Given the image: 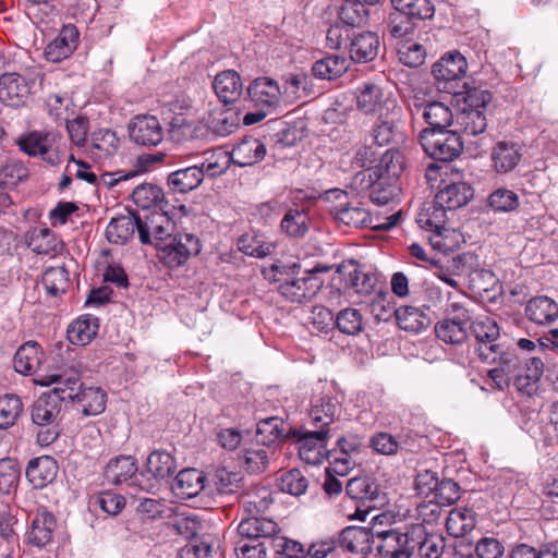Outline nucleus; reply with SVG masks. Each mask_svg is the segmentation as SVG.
<instances>
[{"mask_svg": "<svg viewBox=\"0 0 558 558\" xmlns=\"http://www.w3.org/2000/svg\"><path fill=\"white\" fill-rule=\"evenodd\" d=\"M445 548V539L437 534H428L423 525H414L405 532L383 535L379 555L387 558H439Z\"/></svg>", "mask_w": 558, "mask_h": 558, "instance_id": "1", "label": "nucleus"}, {"mask_svg": "<svg viewBox=\"0 0 558 558\" xmlns=\"http://www.w3.org/2000/svg\"><path fill=\"white\" fill-rule=\"evenodd\" d=\"M488 90L473 87L465 90L463 106L454 116V130L462 137L483 134L487 129V107L492 101Z\"/></svg>", "mask_w": 558, "mask_h": 558, "instance_id": "2", "label": "nucleus"}, {"mask_svg": "<svg viewBox=\"0 0 558 558\" xmlns=\"http://www.w3.org/2000/svg\"><path fill=\"white\" fill-rule=\"evenodd\" d=\"M69 391L57 390L56 392L43 393L32 405L31 418L37 426V442L41 446H49L59 436L60 429L57 424L61 412V399L71 398Z\"/></svg>", "mask_w": 558, "mask_h": 558, "instance_id": "3", "label": "nucleus"}, {"mask_svg": "<svg viewBox=\"0 0 558 558\" xmlns=\"http://www.w3.org/2000/svg\"><path fill=\"white\" fill-rule=\"evenodd\" d=\"M45 74L37 68L23 73L9 72L0 75V101L7 106L20 107L27 102L36 87L43 88Z\"/></svg>", "mask_w": 558, "mask_h": 558, "instance_id": "4", "label": "nucleus"}, {"mask_svg": "<svg viewBox=\"0 0 558 558\" xmlns=\"http://www.w3.org/2000/svg\"><path fill=\"white\" fill-rule=\"evenodd\" d=\"M413 122L423 120L425 129L445 131L453 126L454 116L451 108L442 101L433 100L421 90H414L408 104Z\"/></svg>", "mask_w": 558, "mask_h": 558, "instance_id": "5", "label": "nucleus"}, {"mask_svg": "<svg viewBox=\"0 0 558 558\" xmlns=\"http://www.w3.org/2000/svg\"><path fill=\"white\" fill-rule=\"evenodd\" d=\"M424 151L433 159L448 162L454 160L463 150V138L456 130L434 131L423 129L418 134Z\"/></svg>", "mask_w": 558, "mask_h": 558, "instance_id": "6", "label": "nucleus"}, {"mask_svg": "<svg viewBox=\"0 0 558 558\" xmlns=\"http://www.w3.org/2000/svg\"><path fill=\"white\" fill-rule=\"evenodd\" d=\"M448 317L435 325L436 337L448 344L460 345L469 339L471 312L463 304L453 302L447 308Z\"/></svg>", "mask_w": 558, "mask_h": 558, "instance_id": "7", "label": "nucleus"}, {"mask_svg": "<svg viewBox=\"0 0 558 558\" xmlns=\"http://www.w3.org/2000/svg\"><path fill=\"white\" fill-rule=\"evenodd\" d=\"M298 445L299 456L307 464L318 465L327 458L329 429L302 430L292 429L289 434Z\"/></svg>", "mask_w": 558, "mask_h": 558, "instance_id": "8", "label": "nucleus"}, {"mask_svg": "<svg viewBox=\"0 0 558 558\" xmlns=\"http://www.w3.org/2000/svg\"><path fill=\"white\" fill-rule=\"evenodd\" d=\"M469 330L476 339L475 352L478 359L484 363H492L496 355L495 352L500 345L496 341L500 336L498 324L489 316H478L475 319L471 317Z\"/></svg>", "mask_w": 558, "mask_h": 558, "instance_id": "9", "label": "nucleus"}, {"mask_svg": "<svg viewBox=\"0 0 558 558\" xmlns=\"http://www.w3.org/2000/svg\"><path fill=\"white\" fill-rule=\"evenodd\" d=\"M390 532H395V529L384 530L376 525L372 529L348 526L341 531L339 543L342 548L356 554L365 555L371 553L373 546H375L379 553L383 535Z\"/></svg>", "mask_w": 558, "mask_h": 558, "instance_id": "10", "label": "nucleus"}, {"mask_svg": "<svg viewBox=\"0 0 558 558\" xmlns=\"http://www.w3.org/2000/svg\"><path fill=\"white\" fill-rule=\"evenodd\" d=\"M278 292L290 302H307L311 301L320 290L322 280L314 271L305 270L296 277L278 280Z\"/></svg>", "mask_w": 558, "mask_h": 558, "instance_id": "11", "label": "nucleus"}, {"mask_svg": "<svg viewBox=\"0 0 558 558\" xmlns=\"http://www.w3.org/2000/svg\"><path fill=\"white\" fill-rule=\"evenodd\" d=\"M201 251L198 239L192 233H177L167 242L158 258L170 268L182 266L189 257Z\"/></svg>", "mask_w": 558, "mask_h": 558, "instance_id": "12", "label": "nucleus"}, {"mask_svg": "<svg viewBox=\"0 0 558 558\" xmlns=\"http://www.w3.org/2000/svg\"><path fill=\"white\" fill-rule=\"evenodd\" d=\"M347 495L356 500L366 510L377 509L387 504V495L380 489L379 485L371 477H353L348 481L345 486Z\"/></svg>", "mask_w": 558, "mask_h": 558, "instance_id": "13", "label": "nucleus"}, {"mask_svg": "<svg viewBox=\"0 0 558 558\" xmlns=\"http://www.w3.org/2000/svg\"><path fill=\"white\" fill-rule=\"evenodd\" d=\"M336 272L344 289H351L362 295H369L375 291L377 277L372 272L362 271L354 259L343 260L338 265Z\"/></svg>", "mask_w": 558, "mask_h": 558, "instance_id": "14", "label": "nucleus"}, {"mask_svg": "<svg viewBox=\"0 0 558 558\" xmlns=\"http://www.w3.org/2000/svg\"><path fill=\"white\" fill-rule=\"evenodd\" d=\"M135 230L142 244L151 242L148 230L142 226V219L134 214L112 218L106 229V238L112 244L122 245L133 236Z\"/></svg>", "mask_w": 558, "mask_h": 558, "instance_id": "15", "label": "nucleus"}, {"mask_svg": "<svg viewBox=\"0 0 558 558\" xmlns=\"http://www.w3.org/2000/svg\"><path fill=\"white\" fill-rule=\"evenodd\" d=\"M468 69L466 59L458 51L448 52L442 56L432 68V74L437 83H444L442 88L448 92V84L460 81L464 77ZM451 93V90H449ZM456 93V90H452Z\"/></svg>", "mask_w": 558, "mask_h": 558, "instance_id": "16", "label": "nucleus"}, {"mask_svg": "<svg viewBox=\"0 0 558 558\" xmlns=\"http://www.w3.org/2000/svg\"><path fill=\"white\" fill-rule=\"evenodd\" d=\"M129 136L142 146H157L163 138V129L154 116H136L129 123Z\"/></svg>", "mask_w": 558, "mask_h": 558, "instance_id": "17", "label": "nucleus"}, {"mask_svg": "<svg viewBox=\"0 0 558 558\" xmlns=\"http://www.w3.org/2000/svg\"><path fill=\"white\" fill-rule=\"evenodd\" d=\"M54 134L50 132L33 131L21 137L17 142L20 149L32 157H40L47 163L54 166L59 156L52 151Z\"/></svg>", "mask_w": 558, "mask_h": 558, "instance_id": "18", "label": "nucleus"}, {"mask_svg": "<svg viewBox=\"0 0 558 558\" xmlns=\"http://www.w3.org/2000/svg\"><path fill=\"white\" fill-rule=\"evenodd\" d=\"M247 94L256 107L274 111L281 101L282 90L274 78L257 77L247 88Z\"/></svg>", "mask_w": 558, "mask_h": 558, "instance_id": "19", "label": "nucleus"}, {"mask_svg": "<svg viewBox=\"0 0 558 558\" xmlns=\"http://www.w3.org/2000/svg\"><path fill=\"white\" fill-rule=\"evenodd\" d=\"M379 47L378 35L369 31L353 33L347 45L350 59L357 63L373 61L379 52Z\"/></svg>", "mask_w": 558, "mask_h": 558, "instance_id": "20", "label": "nucleus"}, {"mask_svg": "<svg viewBox=\"0 0 558 558\" xmlns=\"http://www.w3.org/2000/svg\"><path fill=\"white\" fill-rule=\"evenodd\" d=\"M238 534L242 537H245L250 541L254 542H263V539L277 537L280 529L271 519L250 515L247 518H243L238 525Z\"/></svg>", "mask_w": 558, "mask_h": 558, "instance_id": "21", "label": "nucleus"}, {"mask_svg": "<svg viewBox=\"0 0 558 558\" xmlns=\"http://www.w3.org/2000/svg\"><path fill=\"white\" fill-rule=\"evenodd\" d=\"M78 31L74 25H65L59 35L45 48L46 59L57 63L69 58L77 47Z\"/></svg>", "mask_w": 558, "mask_h": 558, "instance_id": "22", "label": "nucleus"}, {"mask_svg": "<svg viewBox=\"0 0 558 558\" xmlns=\"http://www.w3.org/2000/svg\"><path fill=\"white\" fill-rule=\"evenodd\" d=\"M266 156L264 143L253 136H244L232 149V163L241 168L251 167L262 161Z\"/></svg>", "mask_w": 558, "mask_h": 558, "instance_id": "23", "label": "nucleus"}, {"mask_svg": "<svg viewBox=\"0 0 558 558\" xmlns=\"http://www.w3.org/2000/svg\"><path fill=\"white\" fill-rule=\"evenodd\" d=\"M543 372L544 363L539 357H529L522 361L514 376L517 390L523 395L532 396L537 390Z\"/></svg>", "mask_w": 558, "mask_h": 558, "instance_id": "24", "label": "nucleus"}, {"mask_svg": "<svg viewBox=\"0 0 558 558\" xmlns=\"http://www.w3.org/2000/svg\"><path fill=\"white\" fill-rule=\"evenodd\" d=\"M275 454L274 446H265L255 441L242 450L239 459L248 473L258 474L266 471L270 459Z\"/></svg>", "mask_w": 558, "mask_h": 558, "instance_id": "25", "label": "nucleus"}, {"mask_svg": "<svg viewBox=\"0 0 558 558\" xmlns=\"http://www.w3.org/2000/svg\"><path fill=\"white\" fill-rule=\"evenodd\" d=\"M473 197V189L465 182L447 184L435 195L436 204L444 206L449 213L465 206Z\"/></svg>", "mask_w": 558, "mask_h": 558, "instance_id": "26", "label": "nucleus"}, {"mask_svg": "<svg viewBox=\"0 0 558 558\" xmlns=\"http://www.w3.org/2000/svg\"><path fill=\"white\" fill-rule=\"evenodd\" d=\"M57 473V461L49 456L32 459L26 468V477L36 489L50 484L56 478Z\"/></svg>", "mask_w": 558, "mask_h": 558, "instance_id": "27", "label": "nucleus"}, {"mask_svg": "<svg viewBox=\"0 0 558 558\" xmlns=\"http://www.w3.org/2000/svg\"><path fill=\"white\" fill-rule=\"evenodd\" d=\"M395 316L398 326L410 332L418 333L426 330L433 317L426 314L421 307L414 305H403L395 311Z\"/></svg>", "mask_w": 558, "mask_h": 558, "instance_id": "28", "label": "nucleus"}, {"mask_svg": "<svg viewBox=\"0 0 558 558\" xmlns=\"http://www.w3.org/2000/svg\"><path fill=\"white\" fill-rule=\"evenodd\" d=\"M524 312L531 322L547 325L558 318V304L546 295H539L527 301Z\"/></svg>", "mask_w": 558, "mask_h": 558, "instance_id": "29", "label": "nucleus"}, {"mask_svg": "<svg viewBox=\"0 0 558 558\" xmlns=\"http://www.w3.org/2000/svg\"><path fill=\"white\" fill-rule=\"evenodd\" d=\"M214 90L223 104H232L241 97L243 83L238 72L227 70L216 75Z\"/></svg>", "mask_w": 558, "mask_h": 558, "instance_id": "30", "label": "nucleus"}, {"mask_svg": "<svg viewBox=\"0 0 558 558\" xmlns=\"http://www.w3.org/2000/svg\"><path fill=\"white\" fill-rule=\"evenodd\" d=\"M57 522L54 517L47 512H38L32 521L31 531L27 534L28 544L41 548L52 541Z\"/></svg>", "mask_w": 558, "mask_h": 558, "instance_id": "31", "label": "nucleus"}, {"mask_svg": "<svg viewBox=\"0 0 558 558\" xmlns=\"http://www.w3.org/2000/svg\"><path fill=\"white\" fill-rule=\"evenodd\" d=\"M520 146L514 142L500 141L493 148L492 161L498 173L512 171L521 160Z\"/></svg>", "mask_w": 558, "mask_h": 558, "instance_id": "32", "label": "nucleus"}, {"mask_svg": "<svg viewBox=\"0 0 558 558\" xmlns=\"http://www.w3.org/2000/svg\"><path fill=\"white\" fill-rule=\"evenodd\" d=\"M43 351L37 342L22 344L14 354V369L23 375L34 374L41 364Z\"/></svg>", "mask_w": 558, "mask_h": 558, "instance_id": "33", "label": "nucleus"}, {"mask_svg": "<svg viewBox=\"0 0 558 558\" xmlns=\"http://www.w3.org/2000/svg\"><path fill=\"white\" fill-rule=\"evenodd\" d=\"M476 525V513L468 507H457L450 510L446 518L448 533L456 537H463Z\"/></svg>", "mask_w": 558, "mask_h": 558, "instance_id": "34", "label": "nucleus"}, {"mask_svg": "<svg viewBox=\"0 0 558 558\" xmlns=\"http://www.w3.org/2000/svg\"><path fill=\"white\" fill-rule=\"evenodd\" d=\"M137 472L135 459L131 456H120L111 459L106 465L104 476L106 481L113 485L131 482Z\"/></svg>", "mask_w": 558, "mask_h": 558, "instance_id": "35", "label": "nucleus"}, {"mask_svg": "<svg viewBox=\"0 0 558 558\" xmlns=\"http://www.w3.org/2000/svg\"><path fill=\"white\" fill-rule=\"evenodd\" d=\"M449 211L444 207L436 204V198L433 202L424 204L416 217V222L422 229L429 230L436 234H441L446 228Z\"/></svg>", "mask_w": 558, "mask_h": 558, "instance_id": "36", "label": "nucleus"}, {"mask_svg": "<svg viewBox=\"0 0 558 558\" xmlns=\"http://www.w3.org/2000/svg\"><path fill=\"white\" fill-rule=\"evenodd\" d=\"M27 246L39 255H56L61 250V242L48 228H35L26 235Z\"/></svg>", "mask_w": 558, "mask_h": 558, "instance_id": "37", "label": "nucleus"}, {"mask_svg": "<svg viewBox=\"0 0 558 558\" xmlns=\"http://www.w3.org/2000/svg\"><path fill=\"white\" fill-rule=\"evenodd\" d=\"M333 218L349 227L362 228L368 227L372 223L369 213L360 204H342L333 206L330 209Z\"/></svg>", "mask_w": 558, "mask_h": 558, "instance_id": "38", "label": "nucleus"}, {"mask_svg": "<svg viewBox=\"0 0 558 558\" xmlns=\"http://www.w3.org/2000/svg\"><path fill=\"white\" fill-rule=\"evenodd\" d=\"M98 328V318L83 315L69 325L66 337L72 344L86 345L97 335Z\"/></svg>", "mask_w": 558, "mask_h": 558, "instance_id": "39", "label": "nucleus"}, {"mask_svg": "<svg viewBox=\"0 0 558 558\" xmlns=\"http://www.w3.org/2000/svg\"><path fill=\"white\" fill-rule=\"evenodd\" d=\"M202 169L198 166L182 168L168 175V186L175 193H187L203 182Z\"/></svg>", "mask_w": 558, "mask_h": 558, "instance_id": "40", "label": "nucleus"}, {"mask_svg": "<svg viewBox=\"0 0 558 558\" xmlns=\"http://www.w3.org/2000/svg\"><path fill=\"white\" fill-rule=\"evenodd\" d=\"M142 226L148 230V238L151 240L149 244H154L158 253L174 236L172 234L173 225L163 215H156L147 218L145 221L142 220Z\"/></svg>", "mask_w": 558, "mask_h": 558, "instance_id": "41", "label": "nucleus"}, {"mask_svg": "<svg viewBox=\"0 0 558 558\" xmlns=\"http://www.w3.org/2000/svg\"><path fill=\"white\" fill-rule=\"evenodd\" d=\"M206 477L197 469H185L178 473L173 488L178 495L192 498L197 496L205 488Z\"/></svg>", "mask_w": 558, "mask_h": 558, "instance_id": "42", "label": "nucleus"}, {"mask_svg": "<svg viewBox=\"0 0 558 558\" xmlns=\"http://www.w3.org/2000/svg\"><path fill=\"white\" fill-rule=\"evenodd\" d=\"M340 415V404L332 397H322L315 401L311 409V420L319 429L327 427Z\"/></svg>", "mask_w": 558, "mask_h": 558, "instance_id": "43", "label": "nucleus"}, {"mask_svg": "<svg viewBox=\"0 0 558 558\" xmlns=\"http://www.w3.org/2000/svg\"><path fill=\"white\" fill-rule=\"evenodd\" d=\"M391 4L396 12L415 22L432 19L435 13L429 0H391Z\"/></svg>", "mask_w": 558, "mask_h": 558, "instance_id": "44", "label": "nucleus"}, {"mask_svg": "<svg viewBox=\"0 0 558 558\" xmlns=\"http://www.w3.org/2000/svg\"><path fill=\"white\" fill-rule=\"evenodd\" d=\"M367 4L360 0H344L338 10V19L344 26L360 27L366 24L369 15Z\"/></svg>", "mask_w": 558, "mask_h": 558, "instance_id": "45", "label": "nucleus"}, {"mask_svg": "<svg viewBox=\"0 0 558 558\" xmlns=\"http://www.w3.org/2000/svg\"><path fill=\"white\" fill-rule=\"evenodd\" d=\"M405 168V160L402 153L397 149H388L380 155L379 163L376 170L373 171L375 175L397 181Z\"/></svg>", "mask_w": 558, "mask_h": 558, "instance_id": "46", "label": "nucleus"}, {"mask_svg": "<svg viewBox=\"0 0 558 558\" xmlns=\"http://www.w3.org/2000/svg\"><path fill=\"white\" fill-rule=\"evenodd\" d=\"M149 474L155 475L159 481L170 478L177 470L175 459L167 451H153L146 462Z\"/></svg>", "mask_w": 558, "mask_h": 558, "instance_id": "47", "label": "nucleus"}, {"mask_svg": "<svg viewBox=\"0 0 558 558\" xmlns=\"http://www.w3.org/2000/svg\"><path fill=\"white\" fill-rule=\"evenodd\" d=\"M243 509L250 514L262 512L269 508L274 499L271 492L265 486H255L240 495Z\"/></svg>", "mask_w": 558, "mask_h": 558, "instance_id": "48", "label": "nucleus"}, {"mask_svg": "<svg viewBox=\"0 0 558 558\" xmlns=\"http://www.w3.org/2000/svg\"><path fill=\"white\" fill-rule=\"evenodd\" d=\"M384 102L383 89L372 83H366L356 92V105L360 111L372 114L380 110Z\"/></svg>", "mask_w": 558, "mask_h": 558, "instance_id": "49", "label": "nucleus"}, {"mask_svg": "<svg viewBox=\"0 0 558 558\" xmlns=\"http://www.w3.org/2000/svg\"><path fill=\"white\" fill-rule=\"evenodd\" d=\"M74 401L81 404L85 415H97L105 411L106 393L100 388H82L81 385Z\"/></svg>", "mask_w": 558, "mask_h": 558, "instance_id": "50", "label": "nucleus"}, {"mask_svg": "<svg viewBox=\"0 0 558 558\" xmlns=\"http://www.w3.org/2000/svg\"><path fill=\"white\" fill-rule=\"evenodd\" d=\"M348 70L347 59L331 54L327 56L313 64V75L320 80H335L341 76Z\"/></svg>", "mask_w": 558, "mask_h": 558, "instance_id": "51", "label": "nucleus"}, {"mask_svg": "<svg viewBox=\"0 0 558 558\" xmlns=\"http://www.w3.org/2000/svg\"><path fill=\"white\" fill-rule=\"evenodd\" d=\"M369 177V198L374 204L386 205L395 199L400 191L397 181L387 179L385 175H376V181H372V173Z\"/></svg>", "mask_w": 558, "mask_h": 558, "instance_id": "52", "label": "nucleus"}, {"mask_svg": "<svg viewBox=\"0 0 558 558\" xmlns=\"http://www.w3.org/2000/svg\"><path fill=\"white\" fill-rule=\"evenodd\" d=\"M282 231L291 238H303L310 229V218L304 209H289L281 220Z\"/></svg>", "mask_w": 558, "mask_h": 558, "instance_id": "53", "label": "nucleus"}, {"mask_svg": "<svg viewBox=\"0 0 558 558\" xmlns=\"http://www.w3.org/2000/svg\"><path fill=\"white\" fill-rule=\"evenodd\" d=\"M243 477L238 472L229 471L225 468L217 469L211 477V484L217 495H235L241 488Z\"/></svg>", "mask_w": 558, "mask_h": 558, "instance_id": "54", "label": "nucleus"}, {"mask_svg": "<svg viewBox=\"0 0 558 558\" xmlns=\"http://www.w3.org/2000/svg\"><path fill=\"white\" fill-rule=\"evenodd\" d=\"M417 22L396 11L389 15L388 33L396 44L411 40L414 36Z\"/></svg>", "mask_w": 558, "mask_h": 558, "instance_id": "55", "label": "nucleus"}, {"mask_svg": "<svg viewBox=\"0 0 558 558\" xmlns=\"http://www.w3.org/2000/svg\"><path fill=\"white\" fill-rule=\"evenodd\" d=\"M238 247L245 255L257 258L266 257L275 250V245L260 234L242 235L238 241Z\"/></svg>", "mask_w": 558, "mask_h": 558, "instance_id": "56", "label": "nucleus"}, {"mask_svg": "<svg viewBox=\"0 0 558 558\" xmlns=\"http://www.w3.org/2000/svg\"><path fill=\"white\" fill-rule=\"evenodd\" d=\"M335 324L340 332L348 336H356L364 329L361 312L352 307L341 310L335 318Z\"/></svg>", "mask_w": 558, "mask_h": 558, "instance_id": "57", "label": "nucleus"}, {"mask_svg": "<svg viewBox=\"0 0 558 558\" xmlns=\"http://www.w3.org/2000/svg\"><path fill=\"white\" fill-rule=\"evenodd\" d=\"M469 255H458L453 257L448 265H436L434 275L448 284L449 287L460 290V283L457 277L464 271V263L469 258Z\"/></svg>", "mask_w": 558, "mask_h": 558, "instance_id": "58", "label": "nucleus"}, {"mask_svg": "<svg viewBox=\"0 0 558 558\" xmlns=\"http://www.w3.org/2000/svg\"><path fill=\"white\" fill-rule=\"evenodd\" d=\"M205 155V160L198 167V169H202L203 177L205 174L209 177L221 175L229 169L230 165L232 163V158L228 151L217 149L206 151Z\"/></svg>", "mask_w": 558, "mask_h": 558, "instance_id": "59", "label": "nucleus"}, {"mask_svg": "<svg viewBox=\"0 0 558 558\" xmlns=\"http://www.w3.org/2000/svg\"><path fill=\"white\" fill-rule=\"evenodd\" d=\"M283 422L278 417H268L262 420L257 424L256 440L265 446H274V444L284 437Z\"/></svg>", "mask_w": 558, "mask_h": 558, "instance_id": "60", "label": "nucleus"}, {"mask_svg": "<svg viewBox=\"0 0 558 558\" xmlns=\"http://www.w3.org/2000/svg\"><path fill=\"white\" fill-rule=\"evenodd\" d=\"M133 202L144 209L160 204L163 199V191L154 183H143L133 189Z\"/></svg>", "mask_w": 558, "mask_h": 558, "instance_id": "61", "label": "nucleus"}, {"mask_svg": "<svg viewBox=\"0 0 558 558\" xmlns=\"http://www.w3.org/2000/svg\"><path fill=\"white\" fill-rule=\"evenodd\" d=\"M43 284L52 296L64 293L69 287V272L63 266L50 267L43 275Z\"/></svg>", "mask_w": 558, "mask_h": 558, "instance_id": "62", "label": "nucleus"}, {"mask_svg": "<svg viewBox=\"0 0 558 558\" xmlns=\"http://www.w3.org/2000/svg\"><path fill=\"white\" fill-rule=\"evenodd\" d=\"M397 53L399 61L409 68H418L424 63L426 57L424 47L412 40L398 43Z\"/></svg>", "mask_w": 558, "mask_h": 558, "instance_id": "63", "label": "nucleus"}, {"mask_svg": "<svg viewBox=\"0 0 558 558\" xmlns=\"http://www.w3.org/2000/svg\"><path fill=\"white\" fill-rule=\"evenodd\" d=\"M510 558H558V548L553 543L542 544L537 548L518 544L511 550Z\"/></svg>", "mask_w": 558, "mask_h": 558, "instance_id": "64", "label": "nucleus"}]
</instances>
